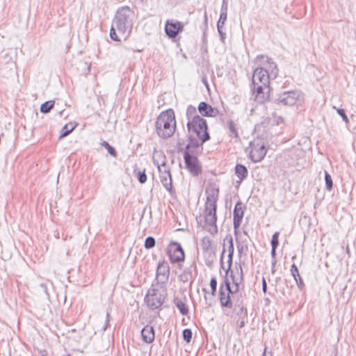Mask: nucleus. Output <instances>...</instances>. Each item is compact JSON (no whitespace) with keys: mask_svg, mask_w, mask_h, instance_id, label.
<instances>
[{"mask_svg":"<svg viewBox=\"0 0 356 356\" xmlns=\"http://www.w3.org/2000/svg\"><path fill=\"white\" fill-rule=\"evenodd\" d=\"M219 190L215 185H210L206 188L207 201L204 209L205 226L207 231L211 234H215L218 232L216 225L217 216V200L218 197Z\"/></svg>","mask_w":356,"mask_h":356,"instance_id":"1","label":"nucleus"},{"mask_svg":"<svg viewBox=\"0 0 356 356\" xmlns=\"http://www.w3.org/2000/svg\"><path fill=\"white\" fill-rule=\"evenodd\" d=\"M253 93L255 100L262 104L268 98L270 77L268 71L264 67H257L252 74Z\"/></svg>","mask_w":356,"mask_h":356,"instance_id":"2","label":"nucleus"},{"mask_svg":"<svg viewBox=\"0 0 356 356\" xmlns=\"http://www.w3.org/2000/svg\"><path fill=\"white\" fill-rule=\"evenodd\" d=\"M156 132L163 139L171 137L176 129L175 113L172 109L163 111L156 118L155 122Z\"/></svg>","mask_w":356,"mask_h":356,"instance_id":"3","label":"nucleus"},{"mask_svg":"<svg viewBox=\"0 0 356 356\" xmlns=\"http://www.w3.org/2000/svg\"><path fill=\"white\" fill-rule=\"evenodd\" d=\"M134 17V13L129 6H122L116 13L113 24L124 39L127 38L132 30Z\"/></svg>","mask_w":356,"mask_h":356,"instance_id":"4","label":"nucleus"},{"mask_svg":"<svg viewBox=\"0 0 356 356\" xmlns=\"http://www.w3.org/2000/svg\"><path fill=\"white\" fill-rule=\"evenodd\" d=\"M153 162L158 168L159 178L163 187L169 192L172 191V177L170 168L165 163V157L161 152H154Z\"/></svg>","mask_w":356,"mask_h":356,"instance_id":"5","label":"nucleus"},{"mask_svg":"<svg viewBox=\"0 0 356 356\" xmlns=\"http://www.w3.org/2000/svg\"><path fill=\"white\" fill-rule=\"evenodd\" d=\"M187 129L189 134H195L202 142L210 140L207 121L202 117H194L193 120L188 121Z\"/></svg>","mask_w":356,"mask_h":356,"instance_id":"6","label":"nucleus"},{"mask_svg":"<svg viewBox=\"0 0 356 356\" xmlns=\"http://www.w3.org/2000/svg\"><path fill=\"white\" fill-rule=\"evenodd\" d=\"M303 102V94L298 90L284 91L275 99V103L290 106L301 104Z\"/></svg>","mask_w":356,"mask_h":356,"instance_id":"7","label":"nucleus"},{"mask_svg":"<svg viewBox=\"0 0 356 356\" xmlns=\"http://www.w3.org/2000/svg\"><path fill=\"white\" fill-rule=\"evenodd\" d=\"M230 276L232 277L234 286L232 287L230 286V282L227 278L225 279L224 283L221 285L224 286V289L226 291H229L233 295L238 292L239 285L243 280V268L241 266H239L238 268H236V273H234V271L232 270Z\"/></svg>","mask_w":356,"mask_h":356,"instance_id":"8","label":"nucleus"},{"mask_svg":"<svg viewBox=\"0 0 356 356\" xmlns=\"http://www.w3.org/2000/svg\"><path fill=\"white\" fill-rule=\"evenodd\" d=\"M165 298V294L159 289H152L148 291L145 301L149 308L155 309L162 305Z\"/></svg>","mask_w":356,"mask_h":356,"instance_id":"9","label":"nucleus"},{"mask_svg":"<svg viewBox=\"0 0 356 356\" xmlns=\"http://www.w3.org/2000/svg\"><path fill=\"white\" fill-rule=\"evenodd\" d=\"M205 142H202L201 139L194 138L191 134L188 136V143L184 147V144L179 140L177 143L178 152H183L184 154H196L199 152L200 147Z\"/></svg>","mask_w":356,"mask_h":356,"instance_id":"10","label":"nucleus"},{"mask_svg":"<svg viewBox=\"0 0 356 356\" xmlns=\"http://www.w3.org/2000/svg\"><path fill=\"white\" fill-rule=\"evenodd\" d=\"M167 254L172 264L182 262L185 259L184 251L180 243L171 241L167 248Z\"/></svg>","mask_w":356,"mask_h":356,"instance_id":"11","label":"nucleus"},{"mask_svg":"<svg viewBox=\"0 0 356 356\" xmlns=\"http://www.w3.org/2000/svg\"><path fill=\"white\" fill-rule=\"evenodd\" d=\"M184 159L186 168L193 176L197 177L202 172V168L195 154H184Z\"/></svg>","mask_w":356,"mask_h":356,"instance_id":"12","label":"nucleus"},{"mask_svg":"<svg viewBox=\"0 0 356 356\" xmlns=\"http://www.w3.org/2000/svg\"><path fill=\"white\" fill-rule=\"evenodd\" d=\"M266 148L264 143L261 141H253L252 143V149L250 152L251 160L257 163L261 161L266 154Z\"/></svg>","mask_w":356,"mask_h":356,"instance_id":"13","label":"nucleus"},{"mask_svg":"<svg viewBox=\"0 0 356 356\" xmlns=\"http://www.w3.org/2000/svg\"><path fill=\"white\" fill-rule=\"evenodd\" d=\"M184 24L179 21L168 19L165 24V32L168 38H175L183 31Z\"/></svg>","mask_w":356,"mask_h":356,"instance_id":"14","label":"nucleus"},{"mask_svg":"<svg viewBox=\"0 0 356 356\" xmlns=\"http://www.w3.org/2000/svg\"><path fill=\"white\" fill-rule=\"evenodd\" d=\"M244 211L243 209V204L241 202H238L234 207L233 211V226L235 233H236L237 229L239 228L243 217Z\"/></svg>","mask_w":356,"mask_h":356,"instance_id":"15","label":"nucleus"},{"mask_svg":"<svg viewBox=\"0 0 356 356\" xmlns=\"http://www.w3.org/2000/svg\"><path fill=\"white\" fill-rule=\"evenodd\" d=\"M197 109L199 113L205 117H215L218 113L216 108L212 107L205 102H201L198 105Z\"/></svg>","mask_w":356,"mask_h":356,"instance_id":"16","label":"nucleus"},{"mask_svg":"<svg viewBox=\"0 0 356 356\" xmlns=\"http://www.w3.org/2000/svg\"><path fill=\"white\" fill-rule=\"evenodd\" d=\"M170 274V267L165 261H160L157 266L156 277L158 278L162 277V282L168 280Z\"/></svg>","mask_w":356,"mask_h":356,"instance_id":"17","label":"nucleus"},{"mask_svg":"<svg viewBox=\"0 0 356 356\" xmlns=\"http://www.w3.org/2000/svg\"><path fill=\"white\" fill-rule=\"evenodd\" d=\"M232 293H229V291H226L224 289V286L220 285V290H219V298H220V305L223 307H227V308H232V302L231 300L230 295Z\"/></svg>","mask_w":356,"mask_h":356,"instance_id":"18","label":"nucleus"},{"mask_svg":"<svg viewBox=\"0 0 356 356\" xmlns=\"http://www.w3.org/2000/svg\"><path fill=\"white\" fill-rule=\"evenodd\" d=\"M141 336L142 339L145 343H152L155 338L154 327L150 325H145L141 330Z\"/></svg>","mask_w":356,"mask_h":356,"instance_id":"19","label":"nucleus"},{"mask_svg":"<svg viewBox=\"0 0 356 356\" xmlns=\"http://www.w3.org/2000/svg\"><path fill=\"white\" fill-rule=\"evenodd\" d=\"M256 59L262 63H266L268 65V70H270L272 74H274L275 77L277 76L278 69L276 63L273 60L272 58L264 55H258Z\"/></svg>","mask_w":356,"mask_h":356,"instance_id":"20","label":"nucleus"},{"mask_svg":"<svg viewBox=\"0 0 356 356\" xmlns=\"http://www.w3.org/2000/svg\"><path fill=\"white\" fill-rule=\"evenodd\" d=\"M291 273L292 276L293 277V279L295 280V281L296 282L298 287L300 290H302L305 287V284H304V282H303L301 276L299 274L298 267L294 264H292V266H291Z\"/></svg>","mask_w":356,"mask_h":356,"instance_id":"21","label":"nucleus"},{"mask_svg":"<svg viewBox=\"0 0 356 356\" xmlns=\"http://www.w3.org/2000/svg\"><path fill=\"white\" fill-rule=\"evenodd\" d=\"M233 312H234L233 317L234 318H236V317H238V318H239V319L248 318L247 309L243 305H242L241 304L236 305L234 306Z\"/></svg>","mask_w":356,"mask_h":356,"instance_id":"22","label":"nucleus"},{"mask_svg":"<svg viewBox=\"0 0 356 356\" xmlns=\"http://www.w3.org/2000/svg\"><path fill=\"white\" fill-rule=\"evenodd\" d=\"M248 169L242 164H237L235 167V174L236 177L242 181L248 176Z\"/></svg>","mask_w":356,"mask_h":356,"instance_id":"23","label":"nucleus"},{"mask_svg":"<svg viewBox=\"0 0 356 356\" xmlns=\"http://www.w3.org/2000/svg\"><path fill=\"white\" fill-rule=\"evenodd\" d=\"M228 242H229V246H228V252L229 253H228V260H227L228 269L226 271L227 273L228 270L231 268V266L232 264V260H233L234 251V243H233V239H232V236H229Z\"/></svg>","mask_w":356,"mask_h":356,"instance_id":"24","label":"nucleus"},{"mask_svg":"<svg viewBox=\"0 0 356 356\" xmlns=\"http://www.w3.org/2000/svg\"><path fill=\"white\" fill-rule=\"evenodd\" d=\"M174 302L182 315H187L188 314V309L185 302L180 298H176Z\"/></svg>","mask_w":356,"mask_h":356,"instance_id":"25","label":"nucleus"},{"mask_svg":"<svg viewBox=\"0 0 356 356\" xmlns=\"http://www.w3.org/2000/svg\"><path fill=\"white\" fill-rule=\"evenodd\" d=\"M76 127V125H73L72 124H65L61 130V134L59 136V139L63 138L67 135H69Z\"/></svg>","mask_w":356,"mask_h":356,"instance_id":"26","label":"nucleus"},{"mask_svg":"<svg viewBox=\"0 0 356 356\" xmlns=\"http://www.w3.org/2000/svg\"><path fill=\"white\" fill-rule=\"evenodd\" d=\"M194 117H200L197 114V109L193 105H189L186 109V118L188 121L193 120Z\"/></svg>","mask_w":356,"mask_h":356,"instance_id":"27","label":"nucleus"},{"mask_svg":"<svg viewBox=\"0 0 356 356\" xmlns=\"http://www.w3.org/2000/svg\"><path fill=\"white\" fill-rule=\"evenodd\" d=\"M227 127H228V129L229 131V132L235 137V138H238L239 136H238V130H237V127H236V123L232 120H229L227 121Z\"/></svg>","mask_w":356,"mask_h":356,"instance_id":"28","label":"nucleus"},{"mask_svg":"<svg viewBox=\"0 0 356 356\" xmlns=\"http://www.w3.org/2000/svg\"><path fill=\"white\" fill-rule=\"evenodd\" d=\"M54 105V101H47L42 104L40 106V112L42 113H47L53 108Z\"/></svg>","mask_w":356,"mask_h":356,"instance_id":"29","label":"nucleus"},{"mask_svg":"<svg viewBox=\"0 0 356 356\" xmlns=\"http://www.w3.org/2000/svg\"><path fill=\"white\" fill-rule=\"evenodd\" d=\"M211 247V241L209 237H203L201 240V248L204 252H208Z\"/></svg>","mask_w":356,"mask_h":356,"instance_id":"30","label":"nucleus"},{"mask_svg":"<svg viewBox=\"0 0 356 356\" xmlns=\"http://www.w3.org/2000/svg\"><path fill=\"white\" fill-rule=\"evenodd\" d=\"M227 11H221L219 19L217 22V29H220V27H223L225 21L227 20Z\"/></svg>","mask_w":356,"mask_h":356,"instance_id":"31","label":"nucleus"},{"mask_svg":"<svg viewBox=\"0 0 356 356\" xmlns=\"http://www.w3.org/2000/svg\"><path fill=\"white\" fill-rule=\"evenodd\" d=\"M325 181L326 189L329 191H332L333 186L332 179L327 171H325Z\"/></svg>","mask_w":356,"mask_h":356,"instance_id":"32","label":"nucleus"},{"mask_svg":"<svg viewBox=\"0 0 356 356\" xmlns=\"http://www.w3.org/2000/svg\"><path fill=\"white\" fill-rule=\"evenodd\" d=\"M134 173H136L137 179L140 183L144 184L147 181V175L145 170L143 171L134 170Z\"/></svg>","mask_w":356,"mask_h":356,"instance_id":"33","label":"nucleus"},{"mask_svg":"<svg viewBox=\"0 0 356 356\" xmlns=\"http://www.w3.org/2000/svg\"><path fill=\"white\" fill-rule=\"evenodd\" d=\"M155 243L156 241L154 238L152 236H148L145 241L144 246L146 249L149 250L154 248L155 246Z\"/></svg>","mask_w":356,"mask_h":356,"instance_id":"34","label":"nucleus"},{"mask_svg":"<svg viewBox=\"0 0 356 356\" xmlns=\"http://www.w3.org/2000/svg\"><path fill=\"white\" fill-rule=\"evenodd\" d=\"M102 146H104L108 151L110 155H111L113 157L117 156V152L115 149V148L109 145V143L106 141H104L102 143Z\"/></svg>","mask_w":356,"mask_h":356,"instance_id":"35","label":"nucleus"},{"mask_svg":"<svg viewBox=\"0 0 356 356\" xmlns=\"http://www.w3.org/2000/svg\"><path fill=\"white\" fill-rule=\"evenodd\" d=\"M182 335L184 340L189 343L191 341L193 333L191 329L186 328L183 330Z\"/></svg>","mask_w":356,"mask_h":356,"instance_id":"36","label":"nucleus"},{"mask_svg":"<svg viewBox=\"0 0 356 356\" xmlns=\"http://www.w3.org/2000/svg\"><path fill=\"white\" fill-rule=\"evenodd\" d=\"M190 277H191V273L188 270H184V272L179 276V280L182 282H187Z\"/></svg>","mask_w":356,"mask_h":356,"instance_id":"37","label":"nucleus"},{"mask_svg":"<svg viewBox=\"0 0 356 356\" xmlns=\"http://www.w3.org/2000/svg\"><path fill=\"white\" fill-rule=\"evenodd\" d=\"M279 235L280 233L278 232H276L273 234L271 239V246L273 248H277L279 245Z\"/></svg>","mask_w":356,"mask_h":356,"instance_id":"38","label":"nucleus"},{"mask_svg":"<svg viewBox=\"0 0 356 356\" xmlns=\"http://www.w3.org/2000/svg\"><path fill=\"white\" fill-rule=\"evenodd\" d=\"M115 29L116 28L113 24L110 30V37L114 41H120V38L118 36V35L115 32Z\"/></svg>","mask_w":356,"mask_h":356,"instance_id":"39","label":"nucleus"},{"mask_svg":"<svg viewBox=\"0 0 356 356\" xmlns=\"http://www.w3.org/2000/svg\"><path fill=\"white\" fill-rule=\"evenodd\" d=\"M210 286L211 289V294L214 295L217 289V280L215 277H212L210 280Z\"/></svg>","mask_w":356,"mask_h":356,"instance_id":"40","label":"nucleus"},{"mask_svg":"<svg viewBox=\"0 0 356 356\" xmlns=\"http://www.w3.org/2000/svg\"><path fill=\"white\" fill-rule=\"evenodd\" d=\"M337 113L342 118L343 120L348 124L349 122V120L345 113L344 109L343 108H337Z\"/></svg>","mask_w":356,"mask_h":356,"instance_id":"41","label":"nucleus"},{"mask_svg":"<svg viewBox=\"0 0 356 356\" xmlns=\"http://www.w3.org/2000/svg\"><path fill=\"white\" fill-rule=\"evenodd\" d=\"M109 318H110V314H109V312L107 311L106 312V319L105 321V324H104V327H102L103 331H105L109 325Z\"/></svg>","mask_w":356,"mask_h":356,"instance_id":"42","label":"nucleus"},{"mask_svg":"<svg viewBox=\"0 0 356 356\" xmlns=\"http://www.w3.org/2000/svg\"><path fill=\"white\" fill-rule=\"evenodd\" d=\"M218 31L219 33V35H220V40L222 42H225V33H224L222 31V27H220V29H218Z\"/></svg>","mask_w":356,"mask_h":356,"instance_id":"43","label":"nucleus"},{"mask_svg":"<svg viewBox=\"0 0 356 356\" xmlns=\"http://www.w3.org/2000/svg\"><path fill=\"white\" fill-rule=\"evenodd\" d=\"M227 8H228L227 0H222L220 10L221 11H227Z\"/></svg>","mask_w":356,"mask_h":356,"instance_id":"44","label":"nucleus"},{"mask_svg":"<svg viewBox=\"0 0 356 356\" xmlns=\"http://www.w3.org/2000/svg\"><path fill=\"white\" fill-rule=\"evenodd\" d=\"M245 319L246 318H238L237 319V323L239 328H242L244 327L245 324Z\"/></svg>","mask_w":356,"mask_h":356,"instance_id":"45","label":"nucleus"},{"mask_svg":"<svg viewBox=\"0 0 356 356\" xmlns=\"http://www.w3.org/2000/svg\"><path fill=\"white\" fill-rule=\"evenodd\" d=\"M262 291L264 293L267 291V283L264 277L262 278Z\"/></svg>","mask_w":356,"mask_h":356,"instance_id":"46","label":"nucleus"},{"mask_svg":"<svg viewBox=\"0 0 356 356\" xmlns=\"http://www.w3.org/2000/svg\"><path fill=\"white\" fill-rule=\"evenodd\" d=\"M39 356H51L47 350H42L38 352Z\"/></svg>","mask_w":356,"mask_h":356,"instance_id":"47","label":"nucleus"},{"mask_svg":"<svg viewBox=\"0 0 356 356\" xmlns=\"http://www.w3.org/2000/svg\"><path fill=\"white\" fill-rule=\"evenodd\" d=\"M275 264H276V261L275 260L274 261H273L272 263V268H271V271H272V273L274 274L275 273Z\"/></svg>","mask_w":356,"mask_h":356,"instance_id":"48","label":"nucleus"},{"mask_svg":"<svg viewBox=\"0 0 356 356\" xmlns=\"http://www.w3.org/2000/svg\"><path fill=\"white\" fill-rule=\"evenodd\" d=\"M276 249L277 248H273L272 247V249H271V256L273 258H274L275 257V254H276Z\"/></svg>","mask_w":356,"mask_h":356,"instance_id":"49","label":"nucleus"},{"mask_svg":"<svg viewBox=\"0 0 356 356\" xmlns=\"http://www.w3.org/2000/svg\"><path fill=\"white\" fill-rule=\"evenodd\" d=\"M40 286H41L42 289H44V290L45 293H47V286H46V285H45L44 284H40Z\"/></svg>","mask_w":356,"mask_h":356,"instance_id":"50","label":"nucleus"},{"mask_svg":"<svg viewBox=\"0 0 356 356\" xmlns=\"http://www.w3.org/2000/svg\"><path fill=\"white\" fill-rule=\"evenodd\" d=\"M238 250L239 253H241L244 250V247L243 245L241 247L238 246Z\"/></svg>","mask_w":356,"mask_h":356,"instance_id":"51","label":"nucleus"},{"mask_svg":"<svg viewBox=\"0 0 356 356\" xmlns=\"http://www.w3.org/2000/svg\"><path fill=\"white\" fill-rule=\"evenodd\" d=\"M283 118L282 117H279L277 123L279 124V122L282 123L283 122Z\"/></svg>","mask_w":356,"mask_h":356,"instance_id":"52","label":"nucleus"},{"mask_svg":"<svg viewBox=\"0 0 356 356\" xmlns=\"http://www.w3.org/2000/svg\"><path fill=\"white\" fill-rule=\"evenodd\" d=\"M224 253H225V249L222 250V254H221V258H220V261H221V264L222 265L223 264L222 258H223Z\"/></svg>","mask_w":356,"mask_h":356,"instance_id":"53","label":"nucleus"},{"mask_svg":"<svg viewBox=\"0 0 356 356\" xmlns=\"http://www.w3.org/2000/svg\"><path fill=\"white\" fill-rule=\"evenodd\" d=\"M346 252L348 254H350V250L348 245L346 246Z\"/></svg>","mask_w":356,"mask_h":356,"instance_id":"54","label":"nucleus"},{"mask_svg":"<svg viewBox=\"0 0 356 356\" xmlns=\"http://www.w3.org/2000/svg\"><path fill=\"white\" fill-rule=\"evenodd\" d=\"M266 355V351L265 350L264 352V355Z\"/></svg>","mask_w":356,"mask_h":356,"instance_id":"55","label":"nucleus"},{"mask_svg":"<svg viewBox=\"0 0 356 356\" xmlns=\"http://www.w3.org/2000/svg\"><path fill=\"white\" fill-rule=\"evenodd\" d=\"M63 356H71L70 355H63Z\"/></svg>","mask_w":356,"mask_h":356,"instance_id":"56","label":"nucleus"}]
</instances>
